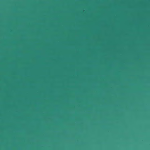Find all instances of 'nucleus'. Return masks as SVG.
<instances>
[{
	"mask_svg": "<svg viewBox=\"0 0 150 150\" xmlns=\"http://www.w3.org/2000/svg\"><path fill=\"white\" fill-rule=\"evenodd\" d=\"M56 58H150V57H56Z\"/></svg>",
	"mask_w": 150,
	"mask_h": 150,
	"instance_id": "obj_1",
	"label": "nucleus"
},
{
	"mask_svg": "<svg viewBox=\"0 0 150 150\" xmlns=\"http://www.w3.org/2000/svg\"><path fill=\"white\" fill-rule=\"evenodd\" d=\"M29 56H146V55H30Z\"/></svg>",
	"mask_w": 150,
	"mask_h": 150,
	"instance_id": "obj_2",
	"label": "nucleus"
}]
</instances>
